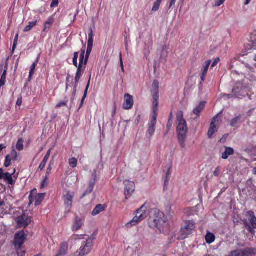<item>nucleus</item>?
<instances>
[{
    "instance_id": "f257e3e1",
    "label": "nucleus",
    "mask_w": 256,
    "mask_h": 256,
    "mask_svg": "<svg viewBox=\"0 0 256 256\" xmlns=\"http://www.w3.org/2000/svg\"><path fill=\"white\" fill-rule=\"evenodd\" d=\"M176 120L178 122L176 131L178 142L182 148H185L188 128L186 122L183 118V112L182 111L178 112Z\"/></svg>"
},
{
    "instance_id": "f03ea898",
    "label": "nucleus",
    "mask_w": 256,
    "mask_h": 256,
    "mask_svg": "<svg viewBox=\"0 0 256 256\" xmlns=\"http://www.w3.org/2000/svg\"><path fill=\"white\" fill-rule=\"evenodd\" d=\"M148 224L151 228H156L160 232L163 231L166 225L164 214L158 210H152L148 218Z\"/></svg>"
},
{
    "instance_id": "7ed1b4c3",
    "label": "nucleus",
    "mask_w": 256,
    "mask_h": 256,
    "mask_svg": "<svg viewBox=\"0 0 256 256\" xmlns=\"http://www.w3.org/2000/svg\"><path fill=\"white\" fill-rule=\"evenodd\" d=\"M148 214L146 208L142 206L137 210L136 214L133 219L126 224L125 226L128 228H130L136 225L139 222L146 218Z\"/></svg>"
},
{
    "instance_id": "20e7f679",
    "label": "nucleus",
    "mask_w": 256,
    "mask_h": 256,
    "mask_svg": "<svg viewBox=\"0 0 256 256\" xmlns=\"http://www.w3.org/2000/svg\"><path fill=\"white\" fill-rule=\"evenodd\" d=\"M82 238L86 240V241L82 243L78 256H86L90 252L93 247V242L95 238L94 236H84Z\"/></svg>"
},
{
    "instance_id": "39448f33",
    "label": "nucleus",
    "mask_w": 256,
    "mask_h": 256,
    "mask_svg": "<svg viewBox=\"0 0 256 256\" xmlns=\"http://www.w3.org/2000/svg\"><path fill=\"white\" fill-rule=\"evenodd\" d=\"M194 228V224L192 222H188L186 223V225L182 228L179 236L178 238V240H184L189 234L192 233V230Z\"/></svg>"
},
{
    "instance_id": "423d86ee",
    "label": "nucleus",
    "mask_w": 256,
    "mask_h": 256,
    "mask_svg": "<svg viewBox=\"0 0 256 256\" xmlns=\"http://www.w3.org/2000/svg\"><path fill=\"white\" fill-rule=\"evenodd\" d=\"M124 194L126 198L128 199L130 198L135 190V184L134 182L128 180H126L124 182Z\"/></svg>"
},
{
    "instance_id": "0eeeda50",
    "label": "nucleus",
    "mask_w": 256,
    "mask_h": 256,
    "mask_svg": "<svg viewBox=\"0 0 256 256\" xmlns=\"http://www.w3.org/2000/svg\"><path fill=\"white\" fill-rule=\"evenodd\" d=\"M26 239V235L24 230L16 233L14 240V246L16 248H20Z\"/></svg>"
},
{
    "instance_id": "6e6552de",
    "label": "nucleus",
    "mask_w": 256,
    "mask_h": 256,
    "mask_svg": "<svg viewBox=\"0 0 256 256\" xmlns=\"http://www.w3.org/2000/svg\"><path fill=\"white\" fill-rule=\"evenodd\" d=\"M17 219V222L20 228H26L32 222L31 218L28 217L26 214L18 217Z\"/></svg>"
},
{
    "instance_id": "1a4fd4ad",
    "label": "nucleus",
    "mask_w": 256,
    "mask_h": 256,
    "mask_svg": "<svg viewBox=\"0 0 256 256\" xmlns=\"http://www.w3.org/2000/svg\"><path fill=\"white\" fill-rule=\"evenodd\" d=\"M96 172H93L92 174V178L90 180V182H88V186L86 188V192L82 194V197L86 196L87 194H90L92 192V190H94V186L96 184Z\"/></svg>"
},
{
    "instance_id": "9d476101",
    "label": "nucleus",
    "mask_w": 256,
    "mask_h": 256,
    "mask_svg": "<svg viewBox=\"0 0 256 256\" xmlns=\"http://www.w3.org/2000/svg\"><path fill=\"white\" fill-rule=\"evenodd\" d=\"M134 104L132 96L128 94L124 95V102L123 104V108L125 110L130 109Z\"/></svg>"
},
{
    "instance_id": "9b49d317",
    "label": "nucleus",
    "mask_w": 256,
    "mask_h": 256,
    "mask_svg": "<svg viewBox=\"0 0 256 256\" xmlns=\"http://www.w3.org/2000/svg\"><path fill=\"white\" fill-rule=\"evenodd\" d=\"M156 122V114H154L152 116L150 124H148V132L150 136H152L155 131V126Z\"/></svg>"
},
{
    "instance_id": "f8f14e48",
    "label": "nucleus",
    "mask_w": 256,
    "mask_h": 256,
    "mask_svg": "<svg viewBox=\"0 0 256 256\" xmlns=\"http://www.w3.org/2000/svg\"><path fill=\"white\" fill-rule=\"evenodd\" d=\"M84 222V220L82 218L76 216L72 226V230L76 232L80 229Z\"/></svg>"
},
{
    "instance_id": "ddd939ff",
    "label": "nucleus",
    "mask_w": 256,
    "mask_h": 256,
    "mask_svg": "<svg viewBox=\"0 0 256 256\" xmlns=\"http://www.w3.org/2000/svg\"><path fill=\"white\" fill-rule=\"evenodd\" d=\"M218 117V115L214 116L212 118V122H211L210 126L208 132V136L210 138H211L214 134L217 131V128L214 123Z\"/></svg>"
},
{
    "instance_id": "4468645a",
    "label": "nucleus",
    "mask_w": 256,
    "mask_h": 256,
    "mask_svg": "<svg viewBox=\"0 0 256 256\" xmlns=\"http://www.w3.org/2000/svg\"><path fill=\"white\" fill-rule=\"evenodd\" d=\"M244 121V116L240 114L234 118L230 122V126L232 127H236L237 125Z\"/></svg>"
},
{
    "instance_id": "2eb2a0df",
    "label": "nucleus",
    "mask_w": 256,
    "mask_h": 256,
    "mask_svg": "<svg viewBox=\"0 0 256 256\" xmlns=\"http://www.w3.org/2000/svg\"><path fill=\"white\" fill-rule=\"evenodd\" d=\"M211 64V60H208L204 62V64L202 69V73L200 75V78L202 80V82H203L204 80L205 79V76L208 70V67Z\"/></svg>"
},
{
    "instance_id": "dca6fc26",
    "label": "nucleus",
    "mask_w": 256,
    "mask_h": 256,
    "mask_svg": "<svg viewBox=\"0 0 256 256\" xmlns=\"http://www.w3.org/2000/svg\"><path fill=\"white\" fill-rule=\"evenodd\" d=\"M68 244L66 242H63L61 244L58 252L56 256H64L68 253Z\"/></svg>"
},
{
    "instance_id": "f3484780",
    "label": "nucleus",
    "mask_w": 256,
    "mask_h": 256,
    "mask_svg": "<svg viewBox=\"0 0 256 256\" xmlns=\"http://www.w3.org/2000/svg\"><path fill=\"white\" fill-rule=\"evenodd\" d=\"M205 102H200L198 105L193 110V114L196 116V117L194 118V119L196 120L199 116L200 113L204 110V107Z\"/></svg>"
},
{
    "instance_id": "a211bd4d",
    "label": "nucleus",
    "mask_w": 256,
    "mask_h": 256,
    "mask_svg": "<svg viewBox=\"0 0 256 256\" xmlns=\"http://www.w3.org/2000/svg\"><path fill=\"white\" fill-rule=\"evenodd\" d=\"M241 256H252L256 253V250L254 248H247L244 250H241Z\"/></svg>"
},
{
    "instance_id": "6ab92c4d",
    "label": "nucleus",
    "mask_w": 256,
    "mask_h": 256,
    "mask_svg": "<svg viewBox=\"0 0 256 256\" xmlns=\"http://www.w3.org/2000/svg\"><path fill=\"white\" fill-rule=\"evenodd\" d=\"M234 150L230 147H226L225 151L222 154V158L224 160L228 158L234 154Z\"/></svg>"
},
{
    "instance_id": "aec40b11",
    "label": "nucleus",
    "mask_w": 256,
    "mask_h": 256,
    "mask_svg": "<svg viewBox=\"0 0 256 256\" xmlns=\"http://www.w3.org/2000/svg\"><path fill=\"white\" fill-rule=\"evenodd\" d=\"M8 68V64L7 62H6L5 64V66H4V72H2V76L0 80V87L4 86L5 84V82L6 81V76Z\"/></svg>"
},
{
    "instance_id": "412c9836",
    "label": "nucleus",
    "mask_w": 256,
    "mask_h": 256,
    "mask_svg": "<svg viewBox=\"0 0 256 256\" xmlns=\"http://www.w3.org/2000/svg\"><path fill=\"white\" fill-rule=\"evenodd\" d=\"M16 172V170H14V172L12 174H10L8 172H6L4 174V176H3V178L5 181H6L8 182L9 184H13V180L12 178V175L14 174Z\"/></svg>"
},
{
    "instance_id": "4be33fe9",
    "label": "nucleus",
    "mask_w": 256,
    "mask_h": 256,
    "mask_svg": "<svg viewBox=\"0 0 256 256\" xmlns=\"http://www.w3.org/2000/svg\"><path fill=\"white\" fill-rule=\"evenodd\" d=\"M105 210V208L103 205L98 204L94 208L92 212V216H96L99 214L100 212H104Z\"/></svg>"
},
{
    "instance_id": "5701e85b",
    "label": "nucleus",
    "mask_w": 256,
    "mask_h": 256,
    "mask_svg": "<svg viewBox=\"0 0 256 256\" xmlns=\"http://www.w3.org/2000/svg\"><path fill=\"white\" fill-rule=\"evenodd\" d=\"M159 88V82L154 80L152 85V95H158Z\"/></svg>"
},
{
    "instance_id": "b1692460",
    "label": "nucleus",
    "mask_w": 256,
    "mask_h": 256,
    "mask_svg": "<svg viewBox=\"0 0 256 256\" xmlns=\"http://www.w3.org/2000/svg\"><path fill=\"white\" fill-rule=\"evenodd\" d=\"M153 97V111H154V114H156V112L158 110V95H152Z\"/></svg>"
},
{
    "instance_id": "393cba45",
    "label": "nucleus",
    "mask_w": 256,
    "mask_h": 256,
    "mask_svg": "<svg viewBox=\"0 0 256 256\" xmlns=\"http://www.w3.org/2000/svg\"><path fill=\"white\" fill-rule=\"evenodd\" d=\"M205 238L207 243L211 244L214 241L215 236L213 234L208 232Z\"/></svg>"
},
{
    "instance_id": "a878e982",
    "label": "nucleus",
    "mask_w": 256,
    "mask_h": 256,
    "mask_svg": "<svg viewBox=\"0 0 256 256\" xmlns=\"http://www.w3.org/2000/svg\"><path fill=\"white\" fill-rule=\"evenodd\" d=\"M92 45L88 44V48H87V50H86V54L85 56V59H84V64H86L88 62L89 56H90V55L92 52Z\"/></svg>"
},
{
    "instance_id": "bb28decb",
    "label": "nucleus",
    "mask_w": 256,
    "mask_h": 256,
    "mask_svg": "<svg viewBox=\"0 0 256 256\" xmlns=\"http://www.w3.org/2000/svg\"><path fill=\"white\" fill-rule=\"evenodd\" d=\"M84 70L82 69V66L78 68V70L75 77V81L76 83H78L82 73L84 72Z\"/></svg>"
},
{
    "instance_id": "cd10ccee",
    "label": "nucleus",
    "mask_w": 256,
    "mask_h": 256,
    "mask_svg": "<svg viewBox=\"0 0 256 256\" xmlns=\"http://www.w3.org/2000/svg\"><path fill=\"white\" fill-rule=\"evenodd\" d=\"M248 213L250 214V223L254 228H256V217L254 216V212H249Z\"/></svg>"
},
{
    "instance_id": "c85d7f7f",
    "label": "nucleus",
    "mask_w": 256,
    "mask_h": 256,
    "mask_svg": "<svg viewBox=\"0 0 256 256\" xmlns=\"http://www.w3.org/2000/svg\"><path fill=\"white\" fill-rule=\"evenodd\" d=\"M36 23H37L36 20L32 22H30L28 26H26L25 28L24 29V32H28L30 31L32 28H34L35 26H36Z\"/></svg>"
},
{
    "instance_id": "c756f323",
    "label": "nucleus",
    "mask_w": 256,
    "mask_h": 256,
    "mask_svg": "<svg viewBox=\"0 0 256 256\" xmlns=\"http://www.w3.org/2000/svg\"><path fill=\"white\" fill-rule=\"evenodd\" d=\"M70 166L72 168H75L77 166L78 160L74 158H70L68 160Z\"/></svg>"
},
{
    "instance_id": "7c9ffc66",
    "label": "nucleus",
    "mask_w": 256,
    "mask_h": 256,
    "mask_svg": "<svg viewBox=\"0 0 256 256\" xmlns=\"http://www.w3.org/2000/svg\"><path fill=\"white\" fill-rule=\"evenodd\" d=\"M38 62V57L36 58V60L33 63V64L31 66L30 70V72L29 78H30L32 76V74H34V70L36 68V66Z\"/></svg>"
},
{
    "instance_id": "2f4dec72",
    "label": "nucleus",
    "mask_w": 256,
    "mask_h": 256,
    "mask_svg": "<svg viewBox=\"0 0 256 256\" xmlns=\"http://www.w3.org/2000/svg\"><path fill=\"white\" fill-rule=\"evenodd\" d=\"M45 194H39L38 196V199L36 201L35 204L36 206L39 205L43 200L44 198Z\"/></svg>"
},
{
    "instance_id": "473e14b6",
    "label": "nucleus",
    "mask_w": 256,
    "mask_h": 256,
    "mask_svg": "<svg viewBox=\"0 0 256 256\" xmlns=\"http://www.w3.org/2000/svg\"><path fill=\"white\" fill-rule=\"evenodd\" d=\"M23 144H24V140H22V139L20 138L18 140L16 145V148L18 150H23V148H24Z\"/></svg>"
},
{
    "instance_id": "72a5a7b5",
    "label": "nucleus",
    "mask_w": 256,
    "mask_h": 256,
    "mask_svg": "<svg viewBox=\"0 0 256 256\" xmlns=\"http://www.w3.org/2000/svg\"><path fill=\"white\" fill-rule=\"evenodd\" d=\"M90 33L88 34V44L93 45V32L92 28H90L89 29Z\"/></svg>"
},
{
    "instance_id": "f704fd0d",
    "label": "nucleus",
    "mask_w": 256,
    "mask_h": 256,
    "mask_svg": "<svg viewBox=\"0 0 256 256\" xmlns=\"http://www.w3.org/2000/svg\"><path fill=\"white\" fill-rule=\"evenodd\" d=\"M161 2H162V0H156L154 3V6L152 8V11H153V12L157 11L159 9Z\"/></svg>"
},
{
    "instance_id": "c9c22d12",
    "label": "nucleus",
    "mask_w": 256,
    "mask_h": 256,
    "mask_svg": "<svg viewBox=\"0 0 256 256\" xmlns=\"http://www.w3.org/2000/svg\"><path fill=\"white\" fill-rule=\"evenodd\" d=\"M244 224L246 228L247 229V230L251 234H254V230L250 227V226L249 225L248 223L246 221V220H243Z\"/></svg>"
},
{
    "instance_id": "e433bc0d",
    "label": "nucleus",
    "mask_w": 256,
    "mask_h": 256,
    "mask_svg": "<svg viewBox=\"0 0 256 256\" xmlns=\"http://www.w3.org/2000/svg\"><path fill=\"white\" fill-rule=\"evenodd\" d=\"M74 197V194L72 192H67L64 195L65 200L68 201H72Z\"/></svg>"
},
{
    "instance_id": "4c0bfd02",
    "label": "nucleus",
    "mask_w": 256,
    "mask_h": 256,
    "mask_svg": "<svg viewBox=\"0 0 256 256\" xmlns=\"http://www.w3.org/2000/svg\"><path fill=\"white\" fill-rule=\"evenodd\" d=\"M90 79L88 80V85H87V86L86 87V88L85 90L84 95L83 96L82 99V100L81 101V103L80 104V107H81L82 106L83 103H84V101L85 98L86 96V94H87V92H88V87H89V86H90Z\"/></svg>"
},
{
    "instance_id": "58836bf2",
    "label": "nucleus",
    "mask_w": 256,
    "mask_h": 256,
    "mask_svg": "<svg viewBox=\"0 0 256 256\" xmlns=\"http://www.w3.org/2000/svg\"><path fill=\"white\" fill-rule=\"evenodd\" d=\"M242 254L241 250H238L230 252L228 256H241Z\"/></svg>"
},
{
    "instance_id": "ea45409f",
    "label": "nucleus",
    "mask_w": 256,
    "mask_h": 256,
    "mask_svg": "<svg viewBox=\"0 0 256 256\" xmlns=\"http://www.w3.org/2000/svg\"><path fill=\"white\" fill-rule=\"evenodd\" d=\"M12 160H16L17 159L18 154L16 150H12L11 154L10 155Z\"/></svg>"
},
{
    "instance_id": "a19ab883",
    "label": "nucleus",
    "mask_w": 256,
    "mask_h": 256,
    "mask_svg": "<svg viewBox=\"0 0 256 256\" xmlns=\"http://www.w3.org/2000/svg\"><path fill=\"white\" fill-rule=\"evenodd\" d=\"M78 56V52H75L74 53V58H73V64H74V66H76V67L78 66V62H77Z\"/></svg>"
},
{
    "instance_id": "79ce46f5",
    "label": "nucleus",
    "mask_w": 256,
    "mask_h": 256,
    "mask_svg": "<svg viewBox=\"0 0 256 256\" xmlns=\"http://www.w3.org/2000/svg\"><path fill=\"white\" fill-rule=\"evenodd\" d=\"M12 160L11 158H10V156H7L6 158V160L4 162V166L6 167H8L10 165V162Z\"/></svg>"
},
{
    "instance_id": "37998d69",
    "label": "nucleus",
    "mask_w": 256,
    "mask_h": 256,
    "mask_svg": "<svg viewBox=\"0 0 256 256\" xmlns=\"http://www.w3.org/2000/svg\"><path fill=\"white\" fill-rule=\"evenodd\" d=\"M84 59L85 58L82 59L80 58V64L78 68L82 66V69L85 70L86 64H84Z\"/></svg>"
},
{
    "instance_id": "c03bdc74",
    "label": "nucleus",
    "mask_w": 256,
    "mask_h": 256,
    "mask_svg": "<svg viewBox=\"0 0 256 256\" xmlns=\"http://www.w3.org/2000/svg\"><path fill=\"white\" fill-rule=\"evenodd\" d=\"M48 176L46 175L44 179L42 180V184H41L42 188H44L45 186L48 185Z\"/></svg>"
},
{
    "instance_id": "a18cd8bd",
    "label": "nucleus",
    "mask_w": 256,
    "mask_h": 256,
    "mask_svg": "<svg viewBox=\"0 0 256 256\" xmlns=\"http://www.w3.org/2000/svg\"><path fill=\"white\" fill-rule=\"evenodd\" d=\"M171 117H172V114H170V118L168 120V123L166 126V128H167L168 132L170 130L171 127L172 126V121L171 120Z\"/></svg>"
},
{
    "instance_id": "49530a36",
    "label": "nucleus",
    "mask_w": 256,
    "mask_h": 256,
    "mask_svg": "<svg viewBox=\"0 0 256 256\" xmlns=\"http://www.w3.org/2000/svg\"><path fill=\"white\" fill-rule=\"evenodd\" d=\"M18 37V34H16L15 38H14V44H13V46H12V52L14 50V49L16 48V46L17 45Z\"/></svg>"
},
{
    "instance_id": "de8ad7c7",
    "label": "nucleus",
    "mask_w": 256,
    "mask_h": 256,
    "mask_svg": "<svg viewBox=\"0 0 256 256\" xmlns=\"http://www.w3.org/2000/svg\"><path fill=\"white\" fill-rule=\"evenodd\" d=\"M220 170H221V168H220V166L217 167L216 168V170H214V175L215 176H218L220 174Z\"/></svg>"
},
{
    "instance_id": "09e8293b",
    "label": "nucleus",
    "mask_w": 256,
    "mask_h": 256,
    "mask_svg": "<svg viewBox=\"0 0 256 256\" xmlns=\"http://www.w3.org/2000/svg\"><path fill=\"white\" fill-rule=\"evenodd\" d=\"M58 0H52V2L50 4L51 8L56 7L58 6Z\"/></svg>"
},
{
    "instance_id": "8fccbe9b",
    "label": "nucleus",
    "mask_w": 256,
    "mask_h": 256,
    "mask_svg": "<svg viewBox=\"0 0 256 256\" xmlns=\"http://www.w3.org/2000/svg\"><path fill=\"white\" fill-rule=\"evenodd\" d=\"M52 23V20H50L49 21L46 22L45 24V25H44V30H45L47 28H49L51 24Z\"/></svg>"
},
{
    "instance_id": "3c124183",
    "label": "nucleus",
    "mask_w": 256,
    "mask_h": 256,
    "mask_svg": "<svg viewBox=\"0 0 256 256\" xmlns=\"http://www.w3.org/2000/svg\"><path fill=\"white\" fill-rule=\"evenodd\" d=\"M46 162H44V161H42L40 166H39V168H38V169L40 170H43V168L45 167L46 165Z\"/></svg>"
},
{
    "instance_id": "603ef678",
    "label": "nucleus",
    "mask_w": 256,
    "mask_h": 256,
    "mask_svg": "<svg viewBox=\"0 0 256 256\" xmlns=\"http://www.w3.org/2000/svg\"><path fill=\"white\" fill-rule=\"evenodd\" d=\"M72 201L64 200V204L68 208H70L72 205Z\"/></svg>"
},
{
    "instance_id": "864d4df0",
    "label": "nucleus",
    "mask_w": 256,
    "mask_h": 256,
    "mask_svg": "<svg viewBox=\"0 0 256 256\" xmlns=\"http://www.w3.org/2000/svg\"><path fill=\"white\" fill-rule=\"evenodd\" d=\"M66 106V102H59L58 103L56 108H60V106Z\"/></svg>"
},
{
    "instance_id": "5fc2aeb1",
    "label": "nucleus",
    "mask_w": 256,
    "mask_h": 256,
    "mask_svg": "<svg viewBox=\"0 0 256 256\" xmlns=\"http://www.w3.org/2000/svg\"><path fill=\"white\" fill-rule=\"evenodd\" d=\"M219 61H220L219 58H215L212 64V67L215 66L217 64L218 62Z\"/></svg>"
},
{
    "instance_id": "6e6d98bb",
    "label": "nucleus",
    "mask_w": 256,
    "mask_h": 256,
    "mask_svg": "<svg viewBox=\"0 0 256 256\" xmlns=\"http://www.w3.org/2000/svg\"><path fill=\"white\" fill-rule=\"evenodd\" d=\"M225 0H218L216 2L215 6H220L221 4H222L224 2Z\"/></svg>"
},
{
    "instance_id": "4d7b16f0",
    "label": "nucleus",
    "mask_w": 256,
    "mask_h": 256,
    "mask_svg": "<svg viewBox=\"0 0 256 256\" xmlns=\"http://www.w3.org/2000/svg\"><path fill=\"white\" fill-rule=\"evenodd\" d=\"M22 104V98L20 96L17 100L16 105L18 106H20Z\"/></svg>"
},
{
    "instance_id": "13d9d810",
    "label": "nucleus",
    "mask_w": 256,
    "mask_h": 256,
    "mask_svg": "<svg viewBox=\"0 0 256 256\" xmlns=\"http://www.w3.org/2000/svg\"><path fill=\"white\" fill-rule=\"evenodd\" d=\"M176 0H170L169 9H170L176 3Z\"/></svg>"
},
{
    "instance_id": "bf43d9fd",
    "label": "nucleus",
    "mask_w": 256,
    "mask_h": 256,
    "mask_svg": "<svg viewBox=\"0 0 256 256\" xmlns=\"http://www.w3.org/2000/svg\"><path fill=\"white\" fill-rule=\"evenodd\" d=\"M120 67L122 68V71H124L123 62H122V60L121 54H120Z\"/></svg>"
},
{
    "instance_id": "052dcab7",
    "label": "nucleus",
    "mask_w": 256,
    "mask_h": 256,
    "mask_svg": "<svg viewBox=\"0 0 256 256\" xmlns=\"http://www.w3.org/2000/svg\"><path fill=\"white\" fill-rule=\"evenodd\" d=\"M4 174V173L3 172L2 170V168H0V180H2Z\"/></svg>"
},
{
    "instance_id": "680f3d73",
    "label": "nucleus",
    "mask_w": 256,
    "mask_h": 256,
    "mask_svg": "<svg viewBox=\"0 0 256 256\" xmlns=\"http://www.w3.org/2000/svg\"><path fill=\"white\" fill-rule=\"evenodd\" d=\"M50 158V156H48V155H46L44 158V159L42 161H44V162H46V163L47 162L48 158Z\"/></svg>"
},
{
    "instance_id": "e2e57ef3",
    "label": "nucleus",
    "mask_w": 256,
    "mask_h": 256,
    "mask_svg": "<svg viewBox=\"0 0 256 256\" xmlns=\"http://www.w3.org/2000/svg\"><path fill=\"white\" fill-rule=\"evenodd\" d=\"M232 92L233 93V94L232 95V96H236V97L238 96L236 89H233Z\"/></svg>"
},
{
    "instance_id": "0e129e2a",
    "label": "nucleus",
    "mask_w": 256,
    "mask_h": 256,
    "mask_svg": "<svg viewBox=\"0 0 256 256\" xmlns=\"http://www.w3.org/2000/svg\"><path fill=\"white\" fill-rule=\"evenodd\" d=\"M51 170H52V168L50 166H49L48 168L47 169L46 175L48 176L49 174V173L50 172Z\"/></svg>"
},
{
    "instance_id": "69168bd1",
    "label": "nucleus",
    "mask_w": 256,
    "mask_h": 256,
    "mask_svg": "<svg viewBox=\"0 0 256 256\" xmlns=\"http://www.w3.org/2000/svg\"><path fill=\"white\" fill-rule=\"evenodd\" d=\"M6 146L4 144H0V152L2 151L3 149L5 148Z\"/></svg>"
},
{
    "instance_id": "338daca9",
    "label": "nucleus",
    "mask_w": 256,
    "mask_h": 256,
    "mask_svg": "<svg viewBox=\"0 0 256 256\" xmlns=\"http://www.w3.org/2000/svg\"><path fill=\"white\" fill-rule=\"evenodd\" d=\"M76 90V84H75L74 87V92H73V96L74 97L75 96Z\"/></svg>"
},
{
    "instance_id": "774afa93",
    "label": "nucleus",
    "mask_w": 256,
    "mask_h": 256,
    "mask_svg": "<svg viewBox=\"0 0 256 256\" xmlns=\"http://www.w3.org/2000/svg\"><path fill=\"white\" fill-rule=\"evenodd\" d=\"M51 150H52V148L51 149H50L48 152H47V153L46 154V155H48V156H50V153H51Z\"/></svg>"
}]
</instances>
